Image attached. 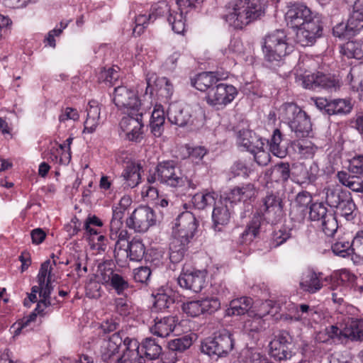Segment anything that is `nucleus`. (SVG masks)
Wrapping results in <instances>:
<instances>
[{"instance_id": "6e6552de", "label": "nucleus", "mask_w": 363, "mask_h": 363, "mask_svg": "<svg viewBox=\"0 0 363 363\" xmlns=\"http://www.w3.org/2000/svg\"><path fill=\"white\" fill-rule=\"evenodd\" d=\"M234 347L233 335L228 331H224L214 338L205 340L201 346L203 353L209 356H226Z\"/></svg>"}, {"instance_id": "aec40b11", "label": "nucleus", "mask_w": 363, "mask_h": 363, "mask_svg": "<svg viewBox=\"0 0 363 363\" xmlns=\"http://www.w3.org/2000/svg\"><path fill=\"white\" fill-rule=\"evenodd\" d=\"M290 154L296 155L301 159H311L315 155L318 147L308 139H298L289 145Z\"/></svg>"}, {"instance_id": "f704fd0d", "label": "nucleus", "mask_w": 363, "mask_h": 363, "mask_svg": "<svg viewBox=\"0 0 363 363\" xmlns=\"http://www.w3.org/2000/svg\"><path fill=\"white\" fill-rule=\"evenodd\" d=\"M262 218L260 216H255L247 225L245 230L240 235V242H251L259 233Z\"/></svg>"}, {"instance_id": "7ed1b4c3", "label": "nucleus", "mask_w": 363, "mask_h": 363, "mask_svg": "<svg viewBox=\"0 0 363 363\" xmlns=\"http://www.w3.org/2000/svg\"><path fill=\"white\" fill-rule=\"evenodd\" d=\"M265 8L264 0H235L225 19L235 28L242 29L263 16Z\"/></svg>"}, {"instance_id": "8fccbe9b", "label": "nucleus", "mask_w": 363, "mask_h": 363, "mask_svg": "<svg viewBox=\"0 0 363 363\" xmlns=\"http://www.w3.org/2000/svg\"><path fill=\"white\" fill-rule=\"evenodd\" d=\"M250 152L254 155L255 162L260 166H266L270 162V155L264 150L262 141L256 144V147Z\"/></svg>"}, {"instance_id": "f03ea898", "label": "nucleus", "mask_w": 363, "mask_h": 363, "mask_svg": "<svg viewBox=\"0 0 363 363\" xmlns=\"http://www.w3.org/2000/svg\"><path fill=\"white\" fill-rule=\"evenodd\" d=\"M196 229L197 220L193 213L185 211L178 216L169 244V259L172 262L177 263L183 259Z\"/></svg>"}, {"instance_id": "5701e85b", "label": "nucleus", "mask_w": 363, "mask_h": 363, "mask_svg": "<svg viewBox=\"0 0 363 363\" xmlns=\"http://www.w3.org/2000/svg\"><path fill=\"white\" fill-rule=\"evenodd\" d=\"M154 324L150 327L152 334L160 337H165L172 333L176 327V318L174 316H166L164 318L156 317Z\"/></svg>"}, {"instance_id": "09e8293b", "label": "nucleus", "mask_w": 363, "mask_h": 363, "mask_svg": "<svg viewBox=\"0 0 363 363\" xmlns=\"http://www.w3.org/2000/svg\"><path fill=\"white\" fill-rule=\"evenodd\" d=\"M321 230L328 237H333L337 233L338 224L335 215L329 213L324 220L321 221Z\"/></svg>"}, {"instance_id": "6e6d98bb", "label": "nucleus", "mask_w": 363, "mask_h": 363, "mask_svg": "<svg viewBox=\"0 0 363 363\" xmlns=\"http://www.w3.org/2000/svg\"><path fill=\"white\" fill-rule=\"evenodd\" d=\"M347 196L340 191L328 189L326 193V202L332 208H337Z\"/></svg>"}, {"instance_id": "4be33fe9", "label": "nucleus", "mask_w": 363, "mask_h": 363, "mask_svg": "<svg viewBox=\"0 0 363 363\" xmlns=\"http://www.w3.org/2000/svg\"><path fill=\"white\" fill-rule=\"evenodd\" d=\"M312 196L307 191L298 193L296 197L294 204L291 210L290 215L298 222L302 221L307 213L309 205H311Z\"/></svg>"}, {"instance_id": "39448f33", "label": "nucleus", "mask_w": 363, "mask_h": 363, "mask_svg": "<svg viewBox=\"0 0 363 363\" xmlns=\"http://www.w3.org/2000/svg\"><path fill=\"white\" fill-rule=\"evenodd\" d=\"M301 64L296 68V82L303 88L315 89L322 88L328 91H336L340 89L342 83L338 77L330 74H324L320 72L309 74L305 71L303 73L298 72Z\"/></svg>"}, {"instance_id": "2f4dec72", "label": "nucleus", "mask_w": 363, "mask_h": 363, "mask_svg": "<svg viewBox=\"0 0 363 363\" xmlns=\"http://www.w3.org/2000/svg\"><path fill=\"white\" fill-rule=\"evenodd\" d=\"M165 116L163 106L161 104H156L152 112L150 118L151 132L156 137H160L163 130Z\"/></svg>"}, {"instance_id": "1a4fd4ad", "label": "nucleus", "mask_w": 363, "mask_h": 363, "mask_svg": "<svg viewBox=\"0 0 363 363\" xmlns=\"http://www.w3.org/2000/svg\"><path fill=\"white\" fill-rule=\"evenodd\" d=\"M157 176L160 183L172 187L182 186L186 181L181 169L173 160L159 162L157 165Z\"/></svg>"}, {"instance_id": "b1692460", "label": "nucleus", "mask_w": 363, "mask_h": 363, "mask_svg": "<svg viewBox=\"0 0 363 363\" xmlns=\"http://www.w3.org/2000/svg\"><path fill=\"white\" fill-rule=\"evenodd\" d=\"M175 293L169 288H161L155 295L152 308V312H163L169 308L175 302Z\"/></svg>"}, {"instance_id": "ddd939ff", "label": "nucleus", "mask_w": 363, "mask_h": 363, "mask_svg": "<svg viewBox=\"0 0 363 363\" xmlns=\"http://www.w3.org/2000/svg\"><path fill=\"white\" fill-rule=\"evenodd\" d=\"M99 277L104 284L114 289L118 295L123 294L129 286L126 279L107 264L99 267Z\"/></svg>"}, {"instance_id": "4c0bfd02", "label": "nucleus", "mask_w": 363, "mask_h": 363, "mask_svg": "<svg viewBox=\"0 0 363 363\" xmlns=\"http://www.w3.org/2000/svg\"><path fill=\"white\" fill-rule=\"evenodd\" d=\"M125 253L130 260L138 262L143 258L145 247L141 240L133 238L128 243V250H125Z\"/></svg>"}, {"instance_id": "e2e57ef3", "label": "nucleus", "mask_w": 363, "mask_h": 363, "mask_svg": "<svg viewBox=\"0 0 363 363\" xmlns=\"http://www.w3.org/2000/svg\"><path fill=\"white\" fill-rule=\"evenodd\" d=\"M152 19V18H150V14L148 16L145 14H140L137 16L135 19V26L133 28V34L140 35L143 33V30L148 24V22Z\"/></svg>"}, {"instance_id": "4d7b16f0", "label": "nucleus", "mask_w": 363, "mask_h": 363, "mask_svg": "<svg viewBox=\"0 0 363 363\" xmlns=\"http://www.w3.org/2000/svg\"><path fill=\"white\" fill-rule=\"evenodd\" d=\"M203 314L204 313H213L218 311L220 307V301L215 297L207 298L201 300Z\"/></svg>"}, {"instance_id": "bf43d9fd", "label": "nucleus", "mask_w": 363, "mask_h": 363, "mask_svg": "<svg viewBox=\"0 0 363 363\" xmlns=\"http://www.w3.org/2000/svg\"><path fill=\"white\" fill-rule=\"evenodd\" d=\"M171 9L166 1H160L154 4L151 8L150 18L155 19L158 16H162L167 13H169Z\"/></svg>"}, {"instance_id": "c85d7f7f", "label": "nucleus", "mask_w": 363, "mask_h": 363, "mask_svg": "<svg viewBox=\"0 0 363 363\" xmlns=\"http://www.w3.org/2000/svg\"><path fill=\"white\" fill-rule=\"evenodd\" d=\"M269 150L274 155L284 158L290 154L289 146L283 144V135L280 130H274L271 139L269 140Z\"/></svg>"}, {"instance_id": "dca6fc26", "label": "nucleus", "mask_w": 363, "mask_h": 363, "mask_svg": "<svg viewBox=\"0 0 363 363\" xmlns=\"http://www.w3.org/2000/svg\"><path fill=\"white\" fill-rule=\"evenodd\" d=\"M123 345L125 347L123 354L117 358L114 363H145V357L140 352V344L135 338L124 337Z\"/></svg>"}, {"instance_id": "3c124183", "label": "nucleus", "mask_w": 363, "mask_h": 363, "mask_svg": "<svg viewBox=\"0 0 363 363\" xmlns=\"http://www.w3.org/2000/svg\"><path fill=\"white\" fill-rule=\"evenodd\" d=\"M356 206L351 198L346 196L345 199L340 203L337 209L339 211L340 214L345 218L347 220H351L354 218V211Z\"/></svg>"}, {"instance_id": "c756f323", "label": "nucleus", "mask_w": 363, "mask_h": 363, "mask_svg": "<svg viewBox=\"0 0 363 363\" xmlns=\"http://www.w3.org/2000/svg\"><path fill=\"white\" fill-rule=\"evenodd\" d=\"M218 82L219 78L215 72H202L196 76L193 85L201 91L208 92L209 89L215 87V85L218 84Z\"/></svg>"}, {"instance_id": "f8f14e48", "label": "nucleus", "mask_w": 363, "mask_h": 363, "mask_svg": "<svg viewBox=\"0 0 363 363\" xmlns=\"http://www.w3.org/2000/svg\"><path fill=\"white\" fill-rule=\"evenodd\" d=\"M113 102L119 108H126L127 112L143 109L135 91L124 86L115 88Z\"/></svg>"}, {"instance_id": "f3484780", "label": "nucleus", "mask_w": 363, "mask_h": 363, "mask_svg": "<svg viewBox=\"0 0 363 363\" xmlns=\"http://www.w3.org/2000/svg\"><path fill=\"white\" fill-rule=\"evenodd\" d=\"M231 203L228 199L220 198L216 204L212 213L213 228L216 231H221L222 227L226 225L231 217Z\"/></svg>"}, {"instance_id": "5fc2aeb1", "label": "nucleus", "mask_w": 363, "mask_h": 363, "mask_svg": "<svg viewBox=\"0 0 363 363\" xmlns=\"http://www.w3.org/2000/svg\"><path fill=\"white\" fill-rule=\"evenodd\" d=\"M182 311L191 317H198L203 314L201 300L191 301L182 304Z\"/></svg>"}, {"instance_id": "a19ab883", "label": "nucleus", "mask_w": 363, "mask_h": 363, "mask_svg": "<svg viewBox=\"0 0 363 363\" xmlns=\"http://www.w3.org/2000/svg\"><path fill=\"white\" fill-rule=\"evenodd\" d=\"M216 199L217 194L215 192L203 191L194 194L191 201L195 208L203 210L208 206L215 205Z\"/></svg>"}, {"instance_id": "20e7f679", "label": "nucleus", "mask_w": 363, "mask_h": 363, "mask_svg": "<svg viewBox=\"0 0 363 363\" xmlns=\"http://www.w3.org/2000/svg\"><path fill=\"white\" fill-rule=\"evenodd\" d=\"M283 30H276L263 39L262 51L264 60L270 67L279 66L284 58L292 51Z\"/></svg>"}, {"instance_id": "37998d69", "label": "nucleus", "mask_w": 363, "mask_h": 363, "mask_svg": "<svg viewBox=\"0 0 363 363\" xmlns=\"http://www.w3.org/2000/svg\"><path fill=\"white\" fill-rule=\"evenodd\" d=\"M342 53L349 58H363V38L347 42L342 47Z\"/></svg>"}, {"instance_id": "412c9836", "label": "nucleus", "mask_w": 363, "mask_h": 363, "mask_svg": "<svg viewBox=\"0 0 363 363\" xmlns=\"http://www.w3.org/2000/svg\"><path fill=\"white\" fill-rule=\"evenodd\" d=\"M322 273L317 274L313 269H308L303 273L299 286L301 290L308 294H315L323 287L320 281Z\"/></svg>"}, {"instance_id": "f257e3e1", "label": "nucleus", "mask_w": 363, "mask_h": 363, "mask_svg": "<svg viewBox=\"0 0 363 363\" xmlns=\"http://www.w3.org/2000/svg\"><path fill=\"white\" fill-rule=\"evenodd\" d=\"M285 20L289 27L298 29L296 41L301 46H311L323 35V25L320 16L314 14L302 4L288 6Z\"/></svg>"}, {"instance_id": "bb28decb", "label": "nucleus", "mask_w": 363, "mask_h": 363, "mask_svg": "<svg viewBox=\"0 0 363 363\" xmlns=\"http://www.w3.org/2000/svg\"><path fill=\"white\" fill-rule=\"evenodd\" d=\"M342 337L352 341L363 340V320L349 319L343 327Z\"/></svg>"}, {"instance_id": "a211bd4d", "label": "nucleus", "mask_w": 363, "mask_h": 363, "mask_svg": "<svg viewBox=\"0 0 363 363\" xmlns=\"http://www.w3.org/2000/svg\"><path fill=\"white\" fill-rule=\"evenodd\" d=\"M143 167L138 162H128L121 175L122 185L124 189H133L140 183Z\"/></svg>"}, {"instance_id": "a18cd8bd", "label": "nucleus", "mask_w": 363, "mask_h": 363, "mask_svg": "<svg viewBox=\"0 0 363 363\" xmlns=\"http://www.w3.org/2000/svg\"><path fill=\"white\" fill-rule=\"evenodd\" d=\"M292 237V229L288 226H281L278 230H274L271 239V247H278Z\"/></svg>"}, {"instance_id": "774afa93", "label": "nucleus", "mask_w": 363, "mask_h": 363, "mask_svg": "<svg viewBox=\"0 0 363 363\" xmlns=\"http://www.w3.org/2000/svg\"><path fill=\"white\" fill-rule=\"evenodd\" d=\"M353 252L363 259V230L358 231L353 238Z\"/></svg>"}, {"instance_id": "338daca9", "label": "nucleus", "mask_w": 363, "mask_h": 363, "mask_svg": "<svg viewBox=\"0 0 363 363\" xmlns=\"http://www.w3.org/2000/svg\"><path fill=\"white\" fill-rule=\"evenodd\" d=\"M151 275V270L148 267H140L133 271L134 279L137 282L146 283Z\"/></svg>"}, {"instance_id": "9d476101", "label": "nucleus", "mask_w": 363, "mask_h": 363, "mask_svg": "<svg viewBox=\"0 0 363 363\" xmlns=\"http://www.w3.org/2000/svg\"><path fill=\"white\" fill-rule=\"evenodd\" d=\"M143 109L127 112L120 121V127L130 141H138L142 138L143 124Z\"/></svg>"}, {"instance_id": "864d4df0", "label": "nucleus", "mask_w": 363, "mask_h": 363, "mask_svg": "<svg viewBox=\"0 0 363 363\" xmlns=\"http://www.w3.org/2000/svg\"><path fill=\"white\" fill-rule=\"evenodd\" d=\"M191 345V338L187 335H185L180 338L171 340L169 342V348L172 351L182 352L189 348Z\"/></svg>"}, {"instance_id": "7c9ffc66", "label": "nucleus", "mask_w": 363, "mask_h": 363, "mask_svg": "<svg viewBox=\"0 0 363 363\" xmlns=\"http://www.w3.org/2000/svg\"><path fill=\"white\" fill-rule=\"evenodd\" d=\"M352 108L353 104L350 98L330 100L328 115H347L352 111Z\"/></svg>"}, {"instance_id": "c03bdc74", "label": "nucleus", "mask_w": 363, "mask_h": 363, "mask_svg": "<svg viewBox=\"0 0 363 363\" xmlns=\"http://www.w3.org/2000/svg\"><path fill=\"white\" fill-rule=\"evenodd\" d=\"M269 354L278 361L286 360L291 357V354L289 347L279 345L277 341L269 342Z\"/></svg>"}, {"instance_id": "58836bf2", "label": "nucleus", "mask_w": 363, "mask_h": 363, "mask_svg": "<svg viewBox=\"0 0 363 363\" xmlns=\"http://www.w3.org/2000/svg\"><path fill=\"white\" fill-rule=\"evenodd\" d=\"M332 251L336 255L342 257H349L353 252V240L344 236L339 237L337 240L331 246Z\"/></svg>"}, {"instance_id": "473e14b6", "label": "nucleus", "mask_w": 363, "mask_h": 363, "mask_svg": "<svg viewBox=\"0 0 363 363\" xmlns=\"http://www.w3.org/2000/svg\"><path fill=\"white\" fill-rule=\"evenodd\" d=\"M252 306V299L250 297H241L230 301L227 309L228 315H240L248 313Z\"/></svg>"}, {"instance_id": "423d86ee", "label": "nucleus", "mask_w": 363, "mask_h": 363, "mask_svg": "<svg viewBox=\"0 0 363 363\" xmlns=\"http://www.w3.org/2000/svg\"><path fill=\"white\" fill-rule=\"evenodd\" d=\"M261 203L260 211L268 223L276 224L282 219L284 202L279 191H267Z\"/></svg>"}, {"instance_id": "72a5a7b5", "label": "nucleus", "mask_w": 363, "mask_h": 363, "mask_svg": "<svg viewBox=\"0 0 363 363\" xmlns=\"http://www.w3.org/2000/svg\"><path fill=\"white\" fill-rule=\"evenodd\" d=\"M177 10H171L169 13L167 21L172 26V30L178 34H182L185 30V19L184 13H187L189 10L179 9Z\"/></svg>"}, {"instance_id": "cd10ccee", "label": "nucleus", "mask_w": 363, "mask_h": 363, "mask_svg": "<svg viewBox=\"0 0 363 363\" xmlns=\"http://www.w3.org/2000/svg\"><path fill=\"white\" fill-rule=\"evenodd\" d=\"M289 127L297 138L308 137L312 131L311 120L305 111L299 114Z\"/></svg>"}, {"instance_id": "393cba45", "label": "nucleus", "mask_w": 363, "mask_h": 363, "mask_svg": "<svg viewBox=\"0 0 363 363\" xmlns=\"http://www.w3.org/2000/svg\"><path fill=\"white\" fill-rule=\"evenodd\" d=\"M319 173V167L316 162H312L308 168L303 165L296 167L293 173L295 182L299 184H309L314 182Z\"/></svg>"}, {"instance_id": "4468645a", "label": "nucleus", "mask_w": 363, "mask_h": 363, "mask_svg": "<svg viewBox=\"0 0 363 363\" xmlns=\"http://www.w3.org/2000/svg\"><path fill=\"white\" fill-rule=\"evenodd\" d=\"M123 340V333L121 331L112 334L107 339H103L100 342L99 350L101 359L107 363L112 362Z\"/></svg>"}, {"instance_id": "052dcab7", "label": "nucleus", "mask_w": 363, "mask_h": 363, "mask_svg": "<svg viewBox=\"0 0 363 363\" xmlns=\"http://www.w3.org/2000/svg\"><path fill=\"white\" fill-rule=\"evenodd\" d=\"M349 172L354 175L363 177V155H357L350 160Z\"/></svg>"}, {"instance_id": "69168bd1", "label": "nucleus", "mask_w": 363, "mask_h": 363, "mask_svg": "<svg viewBox=\"0 0 363 363\" xmlns=\"http://www.w3.org/2000/svg\"><path fill=\"white\" fill-rule=\"evenodd\" d=\"M188 153L189 157L193 162L199 163L208 153V150L203 146H196L188 147Z\"/></svg>"}, {"instance_id": "de8ad7c7", "label": "nucleus", "mask_w": 363, "mask_h": 363, "mask_svg": "<svg viewBox=\"0 0 363 363\" xmlns=\"http://www.w3.org/2000/svg\"><path fill=\"white\" fill-rule=\"evenodd\" d=\"M352 35L358 34L363 29V9L354 10L347 20Z\"/></svg>"}, {"instance_id": "680f3d73", "label": "nucleus", "mask_w": 363, "mask_h": 363, "mask_svg": "<svg viewBox=\"0 0 363 363\" xmlns=\"http://www.w3.org/2000/svg\"><path fill=\"white\" fill-rule=\"evenodd\" d=\"M119 74L117 69L114 68H108L104 69L100 73L99 79L103 80L110 86H113L116 84L118 80Z\"/></svg>"}, {"instance_id": "0e129e2a", "label": "nucleus", "mask_w": 363, "mask_h": 363, "mask_svg": "<svg viewBox=\"0 0 363 363\" xmlns=\"http://www.w3.org/2000/svg\"><path fill=\"white\" fill-rule=\"evenodd\" d=\"M334 36L339 38L346 39L354 35H352V30H349L348 22L347 23H340L333 28Z\"/></svg>"}, {"instance_id": "e433bc0d", "label": "nucleus", "mask_w": 363, "mask_h": 363, "mask_svg": "<svg viewBox=\"0 0 363 363\" xmlns=\"http://www.w3.org/2000/svg\"><path fill=\"white\" fill-rule=\"evenodd\" d=\"M337 177L339 182L355 192H363V181L359 176H351L346 172H338Z\"/></svg>"}, {"instance_id": "13d9d810", "label": "nucleus", "mask_w": 363, "mask_h": 363, "mask_svg": "<svg viewBox=\"0 0 363 363\" xmlns=\"http://www.w3.org/2000/svg\"><path fill=\"white\" fill-rule=\"evenodd\" d=\"M125 211L120 209L116 206L112 208V218L110 221V228L113 230H118L123 225V218L125 214Z\"/></svg>"}, {"instance_id": "2eb2a0df", "label": "nucleus", "mask_w": 363, "mask_h": 363, "mask_svg": "<svg viewBox=\"0 0 363 363\" xmlns=\"http://www.w3.org/2000/svg\"><path fill=\"white\" fill-rule=\"evenodd\" d=\"M206 276L205 271L182 272L177 278V282L182 288L199 293L206 284Z\"/></svg>"}, {"instance_id": "9b49d317", "label": "nucleus", "mask_w": 363, "mask_h": 363, "mask_svg": "<svg viewBox=\"0 0 363 363\" xmlns=\"http://www.w3.org/2000/svg\"><path fill=\"white\" fill-rule=\"evenodd\" d=\"M155 223L156 216L154 211L149 206L138 207L126 220L127 226L138 233L147 231Z\"/></svg>"}, {"instance_id": "603ef678", "label": "nucleus", "mask_w": 363, "mask_h": 363, "mask_svg": "<svg viewBox=\"0 0 363 363\" xmlns=\"http://www.w3.org/2000/svg\"><path fill=\"white\" fill-rule=\"evenodd\" d=\"M329 215L327 208L322 203H314L310 206L309 218L312 220L323 221Z\"/></svg>"}, {"instance_id": "a878e982", "label": "nucleus", "mask_w": 363, "mask_h": 363, "mask_svg": "<svg viewBox=\"0 0 363 363\" xmlns=\"http://www.w3.org/2000/svg\"><path fill=\"white\" fill-rule=\"evenodd\" d=\"M86 112L87 115L84 121V132L91 133L99 124L101 112L99 104L94 100L90 101L86 107Z\"/></svg>"}, {"instance_id": "6ab92c4d", "label": "nucleus", "mask_w": 363, "mask_h": 363, "mask_svg": "<svg viewBox=\"0 0 363 363\" xmlns=\"http://www.w3.org/2000/svg\"><path fill=\"white\" fill-rule=\"evenodd\" d=\"M167 118L171 123L184 127L191 123V108L189 106L172 104L167 111Z\"/></svg>"}, {"instance_id": "c9c22d12", "label": "nucleus", "mask_w": 363, "mask_h": 363, "mask_svg": "<svg viewBox=\"0 0 363 363\" xmlns=\"http://www.w3.org/2000/svg\"><path fill=\"white\" fill-rule=\"evenodd\" d=\"M261 141L256 136H253L252 131L247 129L240 130L237 133L238 145L250 152L254 150L256 144Z\"/></svg>"}, {"instance_id": "79ce46f5", "label": "nucleus", "mask_w": 363, "mask_h": 363, "mask_svg": "<svg viewBox=\"0 0 363 363\" xmlns=\"http://www.w3.org/2000/svg\"><path fill=\"white\" fill-rule=\"evenodd\" d=\"M145 357L149 359H157L162 353L161 345L155 338L146 337L141 343Z\"/></svg>"}, {"instance_id": "ea45409f", "label": "nucleus", "mask_w": 363, "mask_h": 363, "mask_svg": "<svg viewBox=\"0 0 363 363\" xmlns=\"http://www.w3.org/2000/svg\"><path fill=\"white\" fill-rule=\"evenodd\" d=\"M279 111V117L289 125L303 111L294 103H285L280 106Z\"/></svg>"}, {"instance_id": "49530a36", "label": "nucleus", "mask_w": 363, "mask_h": 363, "mask_svg": "<svg viewBox=\"0 0 363 363\" xmlns=\"http://www.w3.org/2000/svg\"><path fill=\"white\" fill-rule=\"evenodd\" d=\"M110 239L116 241L115 247L116 250L114 251V257L118 262V257L119 255V250H121L122 246L121 245V242L122 241H127L129 238V233L128 230L125 228H119L118 230H113V229L110 228Z\"/></svg>"}, {"instance_id": "0eeeda50", "label": "nucleus", "mask_w": 363, "mask_h": 363, "mask_svg": "<svg viewBox=\"0 0 363 363\" xmlns=\"http://www.w3.org/2000/svg\"><path fill=\"white\" fill-rule=\"evenodd\" d=\"M237 94V89L234 86L218 83L206 93L205 100L209 106L220 110L231 103Z\"/></svg>"}]
</instances>
